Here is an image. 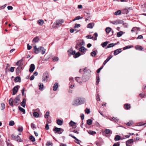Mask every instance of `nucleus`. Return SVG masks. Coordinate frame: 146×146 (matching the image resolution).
<instances>
[{"mask_svg":"<svg viewBox=\"0 0 146 146\" xmlns=\"http://www.w3.org/2000/svg\"><path fill=\"white\" fill-rule=\"evenodd\" d=\"M84 76H83L82 77V80L84 82H86V81L88 80L89 79V77H87V78H86V79H85L84 78Z\"/></svg>","mask_w":146,"mask_h":146,"instance_id":"obj_52","label":"nucleus"},{"mask_svg":"<svg viewBox=\"0 0 146 146\" xmlns=\"http://www.w3.org/2000/svg\"><path fill=\"white\" fill-rule=\"evenodd\" d=\"M121 13V11L120 10H118L115 12V15H117L120 14Z\"/></svg>","mask_w":146,"mask_h":146,"instance_id":"obj_43","label":"nucleus"},{"mask_svg":"<svg viewBox=\"0 0 146 146\" xmlns=\"http://www.w3.org/2000/svg\"><path fill=\"white\" fill-rule=\"evenodd\" d=\"M54 128L53 130L54 131H55L56 133L60 134L62 133L64 131V130L62 128H58L56 127H54Z\"/></svg>","mask_w":146,"mask_h":146,"instance_id":"obj_6","label":"nucleus"},{"mask_svg":"<svg viewBox=\"0 0 146 146\" xmlns=\"http://www.w3.org/2000/svg\"><path fill=\"white\" fill-rule=\"evenodd\" d=\"M92 23H91L88 24L87 26V28H93Z\"/></svg>","mask_w":146,"mask_h":146,"instance_id":"obj_44","label":"nucleus"},{"mask_svg":"<svg viewBox=\"0 0 146 146\" xmlns=\"http://www.w3.org/2000/svg\"><path fill=\"white\" fill-rule=\"evenodd\" d=\"M104 143V141L102 138H100L98 140L96 141L95 143L98 146H101Z\"/></svg>","mask_w":146,"mask_h":146,"instance_id":"obj_8","label":"nucleus"},{"mask_svg":"<svg viewBox=\"0 0 146 146\" xmlns=\"http://www.w3.org/2000/svg\"><path fill=\"white\" fill-rule=\"evenodd\" d=\"M110 120L111 121H113L115 122H117L119 121V119L117 117H113L111 118H110Z\"/></svg>","mask_w":146,"mask_h":146,"instance_id":"obj_20","label":"nucleus"},{"mask_svg":"<svg viewBox=\"0 0 146 146\" xmlns=\"http://www.w3.org/2000/svg\"><path fill=\"white\" fill-rule=\"evenodd\" d=\"M14 81L15 82H21V78L19 76H17L15 78Z\"/></svg>","mask_w":146,"mask_h":146,"instance_id":"obj_22","label":"nucleus"},{"mask_svg":"<svg viewBox=\"0 0 146 146\" xmlns=\"http://www.w3.org/2000/svg\"><path fill=\"white\" fill-rule=\"evenodd\" d=\"M50 145H51V146H52V144L50 142H48L46 144V146H50Z\"/></svg>","mask_w":146,"mask_h":146,"instance_id":"obj_63","label":"nucleus"},{"mask_svg":"<svg viewBox=\"0 0 146 146\" xmlns=\"http://www.w3.org/2000/svg\"><path fill=\"white\" fill-rule=\"evenodd\" d=\"M96 100L97 101H100V99L98 94H97L96 96Z\"/></svg>","mask_w":146,"mask_h":146,"instance_id":"obj_62","label":"nucleus"},{"mask_svg":"<svg viewBox=\"0 0 146 146\" xmlns=\"http://www.w3.org/2000/svg\"><path fill=\"white\" fill-rule=\"evenodd\" d=\"M43 86H44L41 83H39V87L40 89H42L43 88Z\"/></svg>","mask_w":146,"mask_h":146,"instance_id":"obj_48","label":"nucleus"},{"mask_svg":"<svg viewBox=\"0 0 146 146\" xmlns=\"http://www.w3.org/2000/svg\"><path fill=\"white\" fill-rule=\"evenodd\" d=\"M33 115L35 117H39V114L37 112L35 111L33 113Z\"/></svg>","mask_w":146,"mask_h":146,"instance_id":"obj_28","label":"nucleus"},{"mask_svg":"<svg viewBox=\"0 0 146 146\" xmlns=\"http://www.w3.org/2000/svg\"><path fill=\"white\" fill-rule=\"evenodd\" d=\"M84 99L80 98H77L73 102L72 105L78 106L84 103Z\"/></svg>","mask_w":146,"mask_h":146,"instance_id":"obj_3","label":"nucleus"},{"mask_svg":"<svg viewBox=\"0 0 146 146\" xmlns=\"http://www.w3.org/2000/svg\"><path fill=\"white\" fill-rule=\"evenodd\" d=\"M133 142V139H130L128 140L126 142V144L127 146H131L130 144Z\"/></svg>","mask_w":146,"mask_h":146,"instance_id":"obj_12","label":"nucleus"},{"mask_svg":"<svg viewBox=\"0 0 146 146\" xmlns=\"http://www.w3.org/2000/svg\"><path fill=\"white\" fill-rule=\"evenodd\" d=\"M87 123L88 125H91L92 123V120L90 119H88L87 121Z\"/></svg>","mask_w":146,"mask_h":146,"instance_id":"obj_39","label":"nucleus"},{"mask_svg":"<svg viewBox=\"0 0 146 146\" xmlns=\"http://www.w3.org/2000/svg\"><path fill=\"white\" fill-rule=\"evenodd\" d=\"M21 60H19L16 63V65L19 66V65H21Z\"/></svg>","mask_w":146,"mask_h":146,"instance_id":"obj_54","label":"nucleus"},{"mask_svg":"<svg viewBox=\"0 0 146 146\" xmlns=\"http://www.w3.org/2000/svg\"><path fill=\"white\" fill-rule=\"evenodd\" d=\"M44 23L43 20H38L37 21V23L40 25L42 26L43 25Z\"/></svg>","mask_w":146,"mask_h":146,"instance_id":"obj_25","label":"nucleus"},{"mask_svg":"<svg viewBox=\"0 0 146 146\" xmlns=\"http://www.w3.org/2000/svg\"><path fill=\"white\" fill-rule=\"evenodd\" d=\"M22 65H19L17 68L16 70V72L17 73H19L21 72V70L22 69Z\"/></svg>","mask_w":146,"mask_h":146,"instance_id":"obj_13","label":"nucleus"},{"mask_svg":"<svg viewBox=\"0 0 146 146\" xmlns=\"http://www.w3.org/2000/svg\"><path fill=\"white\" fill-rule=\"evenodd\" d=\"M143 39V36L142 35H139L138 37H137L136 38V39Z\"/></svg>","mask_w":146,"mask_h":146,"instance_id":"obj_60","label":"nucleus"},{"mask_svg":"<svg viewBox=\"0 0 146 146\" xmlns=\"http://www.w3.org/2000/svg\"><path fill=\"white\" fill-rule=\"evenodd\" d=\"M112 56L111 55L109 56L106 59L104 62L103 64L105 65V64L108 62L112 57Z\"/></svg>","mask_w":146,"mask_h":146,"instance_id":"obj_16","label":"nucleus"},{"mask_svg":"<svg viewBox=\"0 0 146 146\" xmlns=\"http://www.w3.org/2000/svg\"><path fill=\"white\" fill-rule=\"evenodd\" d=\"M96 55V53L95 51H93L91 53V55L92 57H95Z\"/></svg>","mask_w":146,"mask_h":146,"instance_id":"obj_37","label":"nucleus"},{"mask_svg":"<svg viewBox=\"0 0 146 146\" xmlns=\"http://www.w3.org/2000/svg\"><path fill=\"white\" fill-rule=\"evenodd\" d=\"M124 108L126 110H129L130 108V105L128 104H125L124 105Z\"/></svg>","mask_w":146,"mask_h":146,"instance_id":"obj_27","label":"nucleus"},{"mask_svg":"<svg viewBox=\"0 0 146 146\" xmlns=\"http://www.w3.org/2000/svg\"><path fill=\"white\" fill-rule=\"evenodd\" d=\"M135 49L139 50H141L143 49V47L140 46H137L135 47Z\"/></svg>","mask_w":146,"mask_h":146,"instance_id":"obj_31","label":"nucleus"},{"mask_svg":"<svg viewBox=\"0 0 146 146\" xmlns=\"http://www.w3.org/2000/svg\"><path fill=\"white\" fill-rule=\"evenodd\" d=\"M80 24H76L75 25L74 27V28H78L80 27Z\"/></svg>","mask_w":146,"mask_h":146,"instance_id":"obj_47","label":"nucleus"},{"mask_svg":"<svg viewBox=\"0 0 146 146\" xmlns=\"http://www.w3.org/2000/svg\"><path fill=\"white\" fill-rule=\"evenodd\" d=\"M15 68L14 67H11L10 69V71L11 72H13L14 71Z\"/></svg>","mask_w":146,"mask_h":146,"instance_id":"obj_58","label":"nucleus"},{"mask_svg":"<svg viewBox=\"0 0 146 146\" xmlns=\"http://www.w3.org/2000/svg\"><path fill=\"white\" fill-rule=\"evenodd\" d=\"M29 139L32 142H34L35 141V137L32 135H31L30 136Z\"/></svg>","mask_w":146,"mask_h":146,"instance_id":"obj_36","label":"nucleus"},{"mask_svg":"<svg viewBox=\"0 0 146 146\" xmlns=\"http://www.w3.org/2000/svg\"><path fill=\"white\" fill-rule=\"evenodd\" d=\"M131 48V47L129 46H127L124 47L123 48V50H125L127 49L130 48Z\"/></svg>","mask_w":146,"mask_h":146,"instance_id":"obj_53","label":"nucleus"},{"mask_svg":"<svg viewBox=\"0 0 146 146\" xmlns=\"http://www.w3.org/2000/svg\"><path fill=\"white\" fill-rule=\"evenodd\" d=\"M116 21H117V24H120L123 23V20H119V19L117 20H116Z\"/></svg>","mask_w":146,"mask_h":146,"instance_id":"obj_42","label":"nucleus"},{"mask_svg":"<svg viewBox=\"0 0 146 146\" xmlns=\"http://www.w3.org/2000/svg\"><path fill=\"white\" fill-rule=\"evenodd\" d=\"M123 33L122 31L117 32V36L118 37H119L122 36Z\"/></svg>","mask_w":146,"mask_h":146,"instance_id":"obj_26","label":"nucleus"},{"mask_svg":"<svg viewBox=\"0 0 146 146\" xmlns=\"http://www.w3.org/2000/svg\"><path fill=\"white\" fill-rule=\"evenodd\" d=\"M31 127L33 129L36 128L35 125L33 123H31Z\"/></svg>","mask_w":146,"mask_h":146,"instance_id":"obj_50","label":"nucleus"},{"mask_svg":"<svg viewBox=\"0 0 146 146\" xmlns=\"http://www.w3.org/2000/svg\"><path fill=\"white\" fill-rule=\"evenodd\" d=\"M69 124L70 126H72L73 128H75L76 127V123L73 122L72 121H71L70 122Z\"/></svg>","mask_w":146,"mask_h":146,"instance_id":"obj_15","label":"nucleus"},{"mask_svg":"<svg viewBox=\"0 0 146 146\" xmlns=\"http://www.w3.org/2000/svg\"><path fill=\"white\" fill-rule=\"evenodd\" d=\"M27 48L28 50H30L32 48V47L31 46H30L29 44H27Z\"/></svg>","mask_w":146,"mask_h":146,"instance_id":"obj_59","label":"nucleus"},{"mask_svg":"<svg viewBox=\"0 0 146 146\" xmlns=\"http://www.w3.org/2000/svg\"><path fill=\"white\" fill-rule=\"evenodd\" d=\"M103 66L100 68H99L97 71V72L98 73H99L100 72V71L102 70V69L103 68Z\"/></svg>","mask_w":146,"mask_h":146,"instance_id":"obj_55","label":"nucleus"},{"mask_svg":"<svg viewBox=\"0 0 146 146\" xmlns=\"http://www.w3.org/2000/svg\"><path fill=\"white\" fill-rule=\"evenodd\" d=\"M58 86V83L56 82L54 84V85L53 87V90L54 91H56L57 89Z\"/></svg>","mask_w":146,"mask_h":146,"instance_id":"obj_21","label":"nucleus"},{"mask_svg":"<svg viewBox=\"0 0 146 146\" xmlns=\"http://www.w3.org/2000/svg\"><path fill=\"white\" fill-rule=\"evenodd\" d=\"M120 143L119 142H117V143H115L113 145V146H119Z\"/></svg>","mask_w":146,"mask_h":146,"instance_id":"obj_61","label":"nucleus"},{"mask_svg":"<svg viewBox=\"0 0 146 146\" xmlns=\"http://www.w3.org/2000/svg\"><path fill=\"white\" fill-rule=\"evenodd\" d=\"M96 85H97L99 83L100 80V78L98 75L96 76Z\"/></svg>","mask_w":146,"mask_h":146,"instance_id":"obj_38","label":"nucleus"},{"mask_svg":"<svg viewBox=\"0 0 146 146\" xmlns=\"http://www.w3.org/2000/svg\"><path fill=\"white\" fill-rule=\"evenodd\" d=\"M17 130L19 132H22L23 130V128L22 127H19Z\"/></svg>","mask_w":146,"mask_h":146,"instance_id":"obj_51","label":"nucleus"},{"mask_svg":"<svg viewBox=\"0 0 146 146\" xmlns=\"http://www.w3.org/2000/svg\"><path fill=\"white\" fill-rule=\"evenodd\" d=\"M21 95L20 94L18 95L13 100L12 98H11L9 100V104L10 106L13 107V105L17 106L19 104V101L20 100Z\"/></svg>","mask_w":146,"mask_h":146,"instance_id":"obj_1","label":"nucleus"},{"mask_svg":"<svg viewBox=\"0 0 146 146\" xmlns=\"http://www.w3.org/2000/svg\"><path fill=\"white\" fill-rule=\"evenodd\" d=\"M110 23H112L113 24H114V25H117V21L116 20L115 21H111L110 22Z\"/></svg>","mask_w":146,"mask_h":146,"instance_id":"obj_56","label":"nucleus"},{"mask_svg":"<svg viewBox=\"0 0 146 146\" xmlns=\"http://www.w3.org/2000/svg\"><path fill=\"white\" fill-rule=\"evenodd\" d=\"M49 115V112L48 111H47L46 114L44 115V117L46 118H48V117Z\"/></svg>","mask_w":146,"mask_h":146,"instance_id":"obj_45","label":"nucleus"},{"mask_svg":"<svg viewBox=\"0 0 146 146\" xmlns=\"http://www.w3.org/2000/svg\"><path fill=\"white\" fill-rule=\"evenodd\" d=\"M49 79V75L47 71L44 72L43 74L42 80L43 82L46 81V82L48 81Z\"/></svg>","mask_w":146,"mask_h":146,"instance_id":"obj_4","label":"nucleus"},{"mask_svg":"<svg viewBox=\"0 0 146 146\" xmlns=\"http://www.w3.org/2000/svg\"><path fill=\"white\" fill-rule=\"evenodd\" d=\"M122 51L121 48H119L115 50L114 52V54L116 55Z\"/></svg>","mask_w":146,"mask_h":146,"instance_id":"obj_14","label":"nucleus"},{"mask_svg":"<svg viewBox=\"0 0 146 146\" xmlns=\"http://www.w3.org/2000/svg\"><path fill=\"white\" fill-rule=\"evenodd\" d=\"M19 109L20 111L23 112V114H25V110L21 107H19Z\"/></svg>","mask_w":146,"mask_h":146,"instance_id":"obj_33","label":"nucleus"},{"mask_svg":"<svg viewBox=\"0 0 146 146\" xmlns=\"http://www.w3.org/2000/svg\"><path fill=\"white\" fill-rule=\"evenodd\" d=\"M64 22V20L63 19H60L57 20L56 21V24L57 26L56 27H58L59 26H60Z\"/></svg>","mask_w":146,"mask_h":146,"instance_id":"obj_10","label":"nucleus"},{"mask_svg":"<svg viewBox=\"0 0 146 146\" xmlns=\"http://www.w3.org/2000/svg\"><path fill=\"white\" fill-rule=\"evenodd\" d=\"M39 40V38L38 37H36L33 40V41L35 42H38Z\"/></svg>","mask_w":146,"mask_h":146,"instance_id":"obj_34","label":"nucleus"},{"mask_svg":"<svg viewBox=\"0 0 146 146\" xmlns=\"http://www.w3.org/2000/svg\"><path fill=\"white\" fill-rule=\"evenodd\" d=\"M1 110H4L5 108V105L3 103H2L1 104Z\"/></svg>","mask_w":146,"mask_h":146,"instance_id":"obj_49","label":"nucleus"},{"mask_svg":"<svg viewBox=\"0 0 146 146\" xmlns=\"http://www.w3.org/2000/svg\"><path fill=\"white\" fill-rule=\"evenodd\" d=\"M7 9L9 10H12L13 9V7L12 6H9L7 7Z\"/></svg>","mask_w":146,"mask_h":146,"instance_id":"obj_64","label":"nucleus"},{"mask_svg":"<svg viewBox=\"0 0 146 146\" xmlns=\"http://www.w3.org/2000/svg\"><path fill=\"white\" fill-rule=\"evenodd\" d=\"M56 123L58 125H61L63 124V121L62 120L58 119L56 120Z\"/></svg>","mask_w":146,"mask_h":146,"instance_id":"obj_19","label":"nucleus"},{"mask_svg":"<svg viewBox=\"0 0 146 146\" xmlns=\"http://www.w3.org/2000/svg\"><path fill=\"white\" fill-rule=\"evenodd\" d=\"M84 42L83 40H78L76 42V44L75 47L76 49H78L80 46H84Z\"/></svg>","mask_w":146,"mask_h":146,"instance_id":"obj_5","label":"nucleus"},{"mask_svg":"<svg viewBox=\"0 0 146 146\" xmlns=\"http://www.w3.org/2000/svg\"><path fill=\"white\" fill-rule=\"evenodd\" d=\"M108 43V42L106 41L101 44V45L104 48L107 45Z\"/></svg>","mask_w":146,"mask_h":146,"instance_id":"obj_35","label":"nucleus"},{"mask_svg":"<svg viewBox=\"0 0 146 146\" xmlns=\"http://www.w3.org/2000/svg\"><path fill=\"white\" fill-rule=\"evenodd\" d=\"M11 137L12 138L13 140H16L17 141H21V138L18 135L16 136L14 134H12L11 135Z\"/></svg>","mask_w":146,"mask_h":146,"instance_id":"obj_7","label":"nucleus"},{"mask_svg":"<svg viewBox=\"0 0 146 146\" xmlns=\"http://www.w3.org/2000/svg\"><path fill=\"white\" fill-rule=\"evenodd\" d=\"M26 100L25 98H23V101L21 103V105L24 108H25L26 106Z\"/></svg>","mask_w":146,"mask_h":146,"instance_id":"obj_17","label":"nucleus"},{"mask_svg":"<svg viewBox=\"0 0 146 146\" xmlns=\"http://www.w3.org/2000/svg\"><path fill=\"white\" fill-rule=\"evenodd\" d=\"M85 112L87 114H89L90 112V110L89 109L86 108L85 110Z\"/></svg>","mask_w":146,"mask_h":146,"instance_id":"obj_57","label":"nucleus"},{"mask_svg":"<svg viewBox=\"0 0 146 146\" xmlns=\"http://www.w3.org/2000/svg\"><path fill=\"white\" fill-rule=\"evenodd\" d=\"M87 49L84 46H82L79 49V51L81 52L84 53L86 52L85 50Z\"/></svg>","mask_w":146,"mask_h":146,"instance_id":"obj_18","label":"nucleus"},{"mask_svg":"<svg viewBox=\"0 0 146 146\" xmlns=\"http://www.w3.org/2000/svg\"><path fill=\"white\" fill-rule=\"evenodd\" d=\"M120 136L119 135H117L115 136L114 139L115 141H117L120 140Z\"/></svg>","mask_w":146,"mask_h":146,"instance_id":"obj_29","label":"nucleus"},{"mask_svg":"<svg viewBox=\"0 0 146 146\" xmlns=\"http://www.w3.org/2000/svg\"><path fill=\"white\" fill-rule=\"evenodd\" d=\"M80 55L81 54L80 53L78 52L76 53L75 54V55H74V57L75 58H76L79 57Z\"/></svg>","mask_w":146,"mask_h":146,"instance_id":"obj_32","label":"nucleus"},{"mask_svg":"<svg viewBox=\"0 0 146 146\" xmlns=\"http://www.w3.org/2000/svg\"><path fill=\"white\" fill-rule=\"evenodd\" d=\"M111 30V29L109 27H107L106 29V32L107 33H109Z\"/></svg>","mask_w":146,"mask_h":146,"instance_id":"obj_30","label":"nucleus"},{"mask_svg":"<svg viewBox=\"0 0 146 146\" xmlns=\"http://www.w3.org/2000/svg\"><path fill=\"white\" fill-rule=\"evenodd\" d=\"M14 122L13 121L11 120L9 122V125L10 126H12L14 125Z\"/></svg>","mask_w":146,"mask_h":146,"instance_id":"obj_46","label":"nucleus"},{"mask_svg":"<svg viewBox=\"0 0 146 146\" xmlns=\"http://www.w3.org/2000/svg\"><path fill=\"white\" fill-rule=\"evenodd\" d=\"M41 52V54H44L46 52V49H44V47L40 46L38 48H37L36 45L34 47L33 52L36 54H37Z\"/></svg>","mask_w":146,"mask_h":146,"instance_id":"obj_2","label":"nucleus"},{"mask_svg":"<svg viewBox=\"0 0 146 146\" xmlns=\"http://www.w3.org/2000/svg\"><path fill=\"white\" fill-rule=\"evenodd\" d=\"M20 87V86L17 85L15 86L13 89L12 95H14L16 94L19 88Z\"/></svg>","mask_w":146,"mask_h":146,"instance_id":"obj_9","label":"nucleus"},{"mask_svg":"<svg viewBox=\"0 0 146 146\" xmlns=\"http://www.w3.org/2000/svg\"><path fill=\"white\" fill-rule=\"evenodd\" d=\"M88 133L92 135H93L96 134V132L93 131L91 130H90L88 132Z\"/></svg>","mask_w":146,"mask_h":146,"instance_id":"obj_40","label":"nucleus"},{"mask_svg":"<svg viewBox=\"0 0 146 146\" xmlns=\"http://www.w3.org/2000/svg\"><path fill=\"white\" fill-rule=\"evenodd\" d=\"M35 69V66L34 64H33L30 65L29 71L31 73L33 72Z\"/></svg>","mask_w":146,"mask_h":146,"instance_id":"obj_11","label":"nucleus"},{"mask_svg":"<svg viewBox=\"0 0 146 146\" xmlns=\"http://www.w3.org/2000/svg\"><path fill=\"white\" fill-rule=\"evenodd\" d=\"M104 132L105 133L107 134H112V131H111L110 130L108 129H106L104 130Z\"/></svg>","mask_w":146,"mask_h":146,"instance_id":"obj_23","label":"nucleus"},{"mask_svg":"<svg viewBox=\"0 0 146 146\" xmlns=\"http://www.w3.org/2000/svg\"><path fill=\"white\" fill-rule=\"evenodd\" d=\"M52 60L54 62L58 61L59 60V58L57 57H54L52 58Z\"/></svg>","mask_w":146,"mask_h":146,"instance_id":"obj_41","label":"nucleus"},{"mask_svg":"<svg viewBox=\"0 0 146 146\" xmlns=\"http://www.w3.org/2000/svg\"><path fill=\"white\" fill-rule=\"evenodd\" d=\"M115 44L113 43L109 44L108 45L107 47L105 48L106 49H107V48H111V47H113V46H114L115 45Z\"/></svg>","mask_w":146,"mask_h":146,"instance_id":"obj_24","label":"nucleus"}]
</instances>
